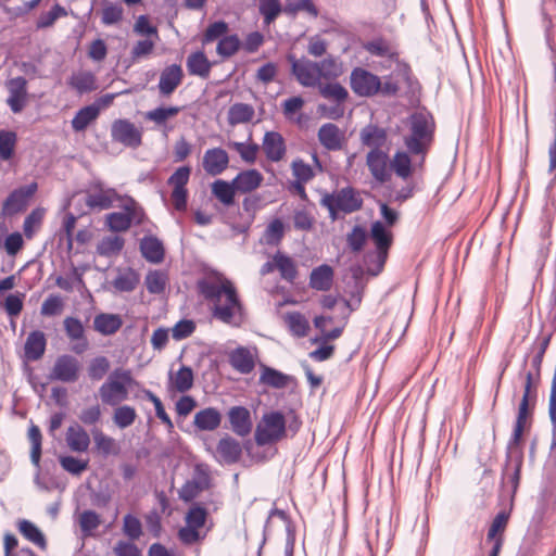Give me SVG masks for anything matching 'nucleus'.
Wrapping results in <instances>:
<instances>
[{
	"label": "nucleus",
	"mask_w": 556,
	"mask_h": 556,
	"mask_svg": "<svg viewBox=\"0 0 556 556\" xmlns=\"http://www.w3.org/2000/svg\"><path fill=\"white\" fill-rule=\"evenodd\" d=\"M241 47V41L238 35H229L219 39L216 52L222 58H230L236 54Z\"/></svg>",
	"instance_id": "nucleus-50"
},
{
	"label": "nucleus",
	"mask_w": 556,
	"mask_h": 556,
	"mask_svg": "<svg viewBox=\"0 0 556 556\" xmlns=\"http://www.w3.org/2000/svg\"><path fill=\"white\" fill-rule=\"evenodd\" d=\"M123 325L119 315L100 313L93 319V328L97 332L103 336H111L117 332Z\"/></svg>",
	"instance_id": "nucleus-32"
},
{
	"label": "nucleus",
	"mask_w": 556,
	"mask_h": 556,
	"mask_svg": "<svg viewBox=\"0 0 556 556\" xmlns=\"http://www.w3.org/2000/svg\"><path fill=\"white\" fill-rule=\"evenodd\" d=\"M287 60L291 66V74L295 77L296 81L307 88H315L320 83V72L317 62H314L305 56L298 59L294 54L289 53Z\"/></svg>",
	"instance_id": "nucleus-5"
},
{
	"label": "nucleus",
	"mask_w": 556,
	"mask_h": 556,
	"mask_svg": "<svg viewBox=\"0 0 556 556\" xmlns=\"http://www.w3.org/2000/svg\"><path fill=\"white\" fill-rule=\"evenodd\" d=\"M321 204L328 208L330 218L336 220L339 212L350 214L358 211L363 205V200L353 188L346 187L334 193L326 194L321 199Z\"/></svg>",
	"instance_id": "nucleus-3"
},
{
	"label": "nucleus",
	"mask_w": 556,
	"mask_h": 556,
	"mask_svg": "<svg viewBox=\"0 0 556 556\" xmlns=\"http://www.w3.org/2000/svg\"><path fill=\"white\" fill-rule=\"evenodd\" d=\"M366 165L378 184L383 185L391 180V159L388 152L379 148L370 150L366 155Z\"/></svg>",
	"instance_id": "nucleus-9"
},
{
	"label": "nucleus",
	"mask_w": 556,
	"mask_h": 556,
	"mask_svg": "<svg viewBox=\"0 0 556 556\" xmlns=\"http://www.w3.org/2000/svg\"><path fill=\"white\" fill-rule=\"evenodd\" d=\"M100 112L97 103L81 108L72 121L73 128L76 130L85 129L92 121H94Z\"/></svg>",
	"instance_id": "nucleus-40"
},
{
	"label": "nucleus",
	"mask_w": 556,
	"mask_h": 556,
	"mask_svg": "<svg viewBox=\"0 0 556 556\" xmlns=\"http://www.w3.org/2000/svg\"><path fill=\"white\" fill-rule=\"evenodd\" d=\"M81 365L73 355L63 354L56 357L50 370L49 379L64 383H74L78 380Z\"/></svg>",
	"instance_id": "nucleus-7"
},
{
	"label": "nucleus",
	"mask_w": 556,
	"mask_h": 556,
	"mask_svg": "<svg viewBox=\"0 0 556 556\" xmlns=\"http://www.w3.org/2000/svg\"><path fill=\"white\" fill-rule=\"evenodd\" d=\"M207 513L200 506L191 507L186 515L187 526L200 529L205 525Z\"/></svg>",
	"instance_id": "nucleus-64"
},
{
	"label": "nucleus",
	"mask_w": 556,
	"mask_h": 556,
	"mask_svg": "<svg viewBox=\"0 0 556 556\" xmlns=\"http://www.w3.org/2000/svg\"><path fill=\"white\" fill-rule=\"evenodd\" d=\"M319 93L323 98L333 100L338 103H344L349 98V92L345 87H343L340 83H328L325 85H319Z\"/></svg>",
	"instance_id": "nucleus-44"
},
{
	"label": "nucleus",
	"mask_w": 556,
	"mask_h": 556,
	"mask_svg": "<svg viewBox=\"0 0 556 556\" xmlns=\"http://www.w3.org/2000/svg\"><path fill=\"white\" fill-rule=\"evenodd\" d=\"M212 194L225 206H230L235 203V195L237 189L233 181L230 182L217 179L211 186Z\"/></svg>",
	"instance_id": "nucleus-34"
},
{
	"label": "nucleus",
	"mask_w": 556,
	"mask_h": 556,
	"mask_svg": "<svg viewBox=\"0 0 556 556\" xmlns=\"http://www.w3.org/2000/svg\"><path fill=\"white\" fill-rule=\"evenodd\" d=\"M67 447L75 453H86L90 446V435L79 424L71 425L65 432Z\"/></svg>",
	"instance_id": "nucleus-17"
},
{
	"label": "nucleus",
	"mask_w": 556,
	"mask_h": 556,
	"mask_svg": "<svg viewBox=\"0 0 556 556\" xmlns=\"http://www.w3.org/2000/svg\"><path fill=\"white\" fill-rule=\"evenodd\" d=\"M167 277L160 270L149 271L144 279L147 290L152 294H160L165 290Z\"/></svg>",
	"instance_id": "nucleus-54"
},
{
	"label": "nucleus",
	"mask_w": 556,
	"mask_h": 556,
	"mask_svg": "<svg viewBox=\"0 0 556 556\" xmlns=\"http://www.w3.org/2000/svg\"><path fill=\"white\" fill-rule=\"evenodd\" d=\"M507 460L504 468V476L511 484L513 494L516 493L520 482V470L522 466V451L520 447H507Z\"/></svg>",
	"instance_id": "nucleus-16"
},
{
	"label": "nucleus",
	"mask_w": 556,
	"mask_h": 556,
	"mask_svg": "<svg viewBox=\"0 0 556 556\" xmlns=\"http://www.w3.org/2000/svg\"><path fill=\"white\" fill-rule=\"evenodd\" d=\"M123 533L130 541L138 540L142 535L141 521L131 514L125 515L123 518Z\"/></svg>",
	"instance_id": "nucleus-56"
},
{
	"label": "nucleus",
	"mask_w": 556,
	"mask_h": 556,
	"mask_svg": "<svg viewBox=\"0 0 556 556\" xmlns=\"http://www.w3.org/2000/svg\"><path fill=\"white\" fill-rule=\"evenodd\" d=\"M299 11H305L312 16L318 15V10L312 0H287L285 12L288 14H295Z\"/></svg>",
	"instance_id": "nucleus-59"
},
{
	"label": "nucleus",
	"mask_w": 556,
	"mask_h": 556,
	"mask_svg": "<svg viewBox=\"0 0 556 556\" xmlns=\"http://www.w3.org/2000/svg\"><path fill=\"white\" fill-rule=\"evenodd\" d=\"M283 236H285V225H283L282 220H280L279 218H276L267 225V227L261 238V243L270 245V247H276L281 242V240L283 239Z\"/></svg>",
	"instance_id": "nucleus-39"
},
{
	"label": "nucleus",
	"mask_w": 556,
	"mask_h": 556,
	"mask_svg": "<svg viewBox=\"0 0 556 556\" xmlns=\"http://www.w3.org/2000/svg\"><path fill=\"white\" fill-rule=\"evenodd\" d=\"M390 74L394 80H397L400 87L405 85L408 89L413 90L414 84L417 83L414 80L410 66L403 61H396Z\"/></svg>",
	"instance_id": "nucleus-47"
},
{
	"label": "nucleus",
	"mask_w": 556,
	"mask_h": 556,
	"mask_svg": "<svg viewBox=\"0 0 556 556\" xmlns=\"http://www.w3.org/2000/svg\"><path fill=\"white\" fill-rule=\"evenodd\" d=\"M131 371L124 368L114 369L99 388V396L104 405L115 407L126 401L129 387L135 384Z\"/></svg>",
	"instance_id": "nucleus-2"
},
{
	"label": "nucleus",
	"mask_w": 556,
	"mask_h": 556,
	"mask_svg": "<svg viewBox=\"0 0 556 556\" xmlns=\"http://www.w3.org/2000/svg\"><path fill=\"white\" fill-rule=\"evenodd\" d=\"M409 137L404 139H432L435 129L433 116L426 110H418L408 117Z\"/></svg>",
	"instance_id": "nucleus-10"
},
{
	"label": "nucleus",
	"mask_w": 556,
	"mask_h": 556,
	"mask_svg": "<svg viewBox=\"0 0 556 556\" xmlns=\"http://www.w3.org/2000/svg\"><path fill=\"white\" fill-rule=\"evenodd\" d=\"M366 230L359 225L354 226L352 231L346 236L348 245L353 252L362 251L366 243Z\"/></svg>",
	"instance_id": "nucleus-60"
},
{
	"label": "nucleus",
	"mask_w": 556,
	"mask_h": 556,
	"mask_svg": "<svg viewBox=\"0 0 556 556\" xmlns=\"http://www.w3.org/2000/svg\"><path fill=\"white\" fill-rule=\"evenodd\" d=\"M187 70L190 75L207 78L211 73L212 63L202 50L192 52L187 58Z\"/></svg>",
	"instance_id": "nucleus-26"
},
{
	"label": "nucleus",
	"mask_w": 556,
	"mask_h": 556,
	"mask_svg": "<svg viewBox=\"0 0 556 556\" xmlns=\"http://www.w3.org/2000/svg\"><path fill=\"white\" fill-rule=\"evenodd\" d=\"M509 520V513L506 510L500 511L489 528L486 540H496L503 535Z\"/></svg>",
	"instance_id": "nucleus-57"
},
{
	"label": "nucleus",
	"mask_w": 556,
	"mask_h": 556,
	"mask_svg": "<svg viewBox=\"0 0 556 556\" xmlns=\"http://www.w3.org/2000/svg\"><path fill=\"white\" fill-rule=\"evenodd\" d=\"M96 450L103 456L116 455L119 452L118 445L112 437L106 435L101 429L91 430Z\"/></svg>",
	"instance_id": "nucleus-35"
},
{
	"label": "nucleus",
	"mask_w": 556,
	"mask_h": 556,
	"mask_svg": "<svg viewBox=\"0 0 556 556\" xmlns=\"http://www.w3.org/2000/svg\"><path fill=\"white\" fill-rule=\"evenodd\" d=\"M64 331L67 338L76 342L72 350L76 354H81L88 349V340L85 336V328L83 323L76 318L68 316L63 320Z\"/></svg>",
	"instance_id": "nucleus-15"
},
{
	"label": "nucleus",
	"mask_w": 556,
	"mask_h": 556,
	"mask_svg": "<svg viewBox=\"0 0 556 556\" xmlns=\"http://www.w3.org/2000/svg\"><path fill=\"white\" fill-rule=\"evenodd\" d=\"M261 368L260 383L264 386L275 389H283L293 381L292 376L286 375L275 368L266 365H262Z\"/></svg>",
	"instance_id": "nucleus-28"
},
{
	"label": "nucleus",
	"mask_w": 556,
	"mask_h": 556,
	"mask_svg": "<svg viewBox=\"0 0 556 556\" xmlns=\"http://www.w3.org/2000/svg\"><path fill=\"white\" fill-rule=\"evenodd\" d=\"M125 198L121 197L115 189L104 188L102 184H94L86 194L85 203L92 211H104L111 208L115 202H122Z\"/></svg>",
	"instance_id": "nucleus-8"
},
{
	"label": "nucleus",
	"mask_w": 556,
	"mask_h": 556,
	"mask_svg": "<svg viewBox=\"0 0 556 556\" xmlns=\"http://www.w3.org/2000/svg\"><path fill=\"white\" fill-rule=\"evenodd\" d=\"M61 467L73 476L81 475L88 468V460L79 459L71 455L60 456Z\"/></svg>",
	"instance_id": "nucleus-55"
},
{
	"label": "nucleus",
	"mask_w": 556,
	"mask_h": 556,
	"mask_svg": "<svg viewBox=\"0 0 556 556\" xmlns=\"http://www.w3.org/2000/svg\"><path fill=\"white\" fill-rule=\"evenodd\" d=\"M229 363L240 374H250L255 366L253 354L249 349L240 346L229 354Z\"/></svg>",
	"instance_id": "nucleus-25"
},
{
	"label": "nucleus",
	"mask_w": 556,
	"mask_h": 556,
	"mask_svg": "<svg viewBox=\"0 0 556 556\" xmlns=\"http://www.w3.org/2000/svg\"><path fill=\"white\" fill-rule=\"evenodd\" d=\"M66 15H67L66 9L59 3H55L50 9V11L43 12L39 15V17L36 22V27H37V29H43V28L51 27L59 17L66 16Z\"/></svg>",
	"instance_id": "nucleus-51"
},
{
	"label": "nucleus",
	"mask_w": 556,
	"mask_h": 556,
	"mask_svg": "<svg viewBox=\"0 0 556 556\" xmlns=\"http://www.w3.org/2000/svg\"><path fill=\"white\" fill-rule=\"evenodd\" d=\"M370 238L377 249L376 257L378 265L377 270L372 273L374 275H377L382 270L387 261L388 252L392 244V235L386 229L381 222L377 220L371 224Z\"/></svg>",
	"instance_id": "nucleus-11"
},
{
	"label": "nucleus",
	"mask_w": 556,
	"mask_h": 556,
	"mask_svg": "<svg viewBox=\"0 0 556 556\" xmlns=\"http://www.w3.org/2000/svg\"><path fill=\"white\" fill-rule=\"evenodd\" d=\"M228 163L227 152L218 148L207 150L203 157V167L212 176L222 174L227 168Z\"/></svg>",
	"instance_id": "nucleus-22"
},
{
	"label": "nucleus",
	"mask_w": 556,
	"mask_h": 556,
	"mask_svg": "<svg viewBox=\"0 0 556 556\" xmlns=\"http://www.w3.org/2000/svg\"><path fill=\"white\" fill-rule=\"evenodd\" d=\"M135 201L131 198L126 197L119 206L126 212H114L106 215V225L111 231L121 232L126 231L130 228L134 218Z\"/></svg>",
	"instance_id": "nucleus-13"
},
{
	"label": "nucleus",
	"mask_w": 556,
	"mask_h": 556,
	"mask_svg": "<svg viewBox=\"0 0 556 556\" xmlns=\"http://www.w3.org/2000/svg\"><path fill=\"white\" fill-rule=\"evenodd\" d=\"M551 342V336L542 337L533 345L534 355L531 358V370L536 377L541 376V365Z\"/></svg>",
	"instance_id": "nucleus-48"
},
{
	"label": "nucleus",
	"mask_w": 556,
	"mask_h": 556,
	"mask_svg": "<svg viewBox=\"0 0 556 556\" xmlns=\"http://www.w3.org/2000/svg\"><path fill=\"white\" fill-rule=\"evenodd\" d=\"M237 192L253 193L264 181V176L257 169H245L237 174L232 179Z\"/></svg>",
	"instance_id": "nucleus-19"
},
{
	"label": "nucleus",
	"mask_w": 556,
	"mask_h": 556,
	"mask_svg": "<svg viewBox=\"0 0 556 556\" xmlns=\"http://www.w3.org/2000/svg\"><path fill=\"white\" fill-rule=\"evenodd\" d=\"M332 282L333 269L327 264L314 268L309 275V287L318 291H328Z\"/></svg>",
	"instance_id": "nucleus-29"
},
{
	"label": "nucleus",
	"mask_w": 556,
	"mask_h": 556,
	"mask_svg": "<svg viewBox=\"0 0 556 556\" xmlns=\"http://www.w3.org/2000/svg\"><path fill=\"white\" fill-rule=\"evenodd\" d=\"M137 418L136 409L129 405L117 406L114 409L112 419L114 425L119 429L130 427Z\"/></svg>",
	"instance_id": "nucleus-45"
},
{
	"label": "nucleus",
	"mask_w": 556,
	"mask_h": 556,
	"mask_svg": "<svg viewBox=\"0 0 556 556\" xmlns=\"http://www.w3.org/2000/svg\"><path fill=\"white\" fill-rule=\"evenodd\" d=\"M286 434V420L280 412L265 414L255 429V442L260 446L275 443Z\"/></svg>",
	"instance_id": "nucleus-4"
},
{
	"label": "nucleus",
	"mask_w": 556,
	"mask_h": 556,
	"mask_svg": "<svg viewBox=\"0 0 556 556\" xmlns=\"http://www.w3.org/2000/svg\"><path fill=\"white\" fill-rule=\"evenodd\" d=\"M125 240L119 236L103 237L97 244V253L101 256L111 257L117 255L124 248Z\"/></svg>",
	"instance_id": "nucleus-36"
},
{
	"label": "nucleus",
	"mask_w": 556,
	"mask_h": 556,
	"mask_svg": "<svg viewBox=\"0 0 556 556\" xmlns=\"http://www.w3.org/2000/svg\"><path fill=\"white\" fill-rule=\"evenodd\" d=\"M254 116V109L251 104L235 103L229 108L228 121L231 125L250 122Z\"/></svg>",
	"instance_id": "nucleus-43"
},
{
	"label": "nucleus",
	"mask_w": 556,
	"mask_h": 556,
	"mask_svg": "<svg viewBox=\"0 0 556 556\" xmlns=\"http://www.w3.org/2000/svg\"><path fill=\"white\" fill-rule=\"evenodd\" d=\"M37 184L31 182L27 186L21 187L12 191L5 199L2 205V215L12 216L20 212H23L28 203V200L37 191Z\"/></svg>",
	"instance_id": "nucleus-12"
},
{
	"label": "nucleus",
	"mask_w": 556,
	"mask_h": 556,
	"mask_svg": "<svg viewBox=\"0 0 556 556\" xmlns=\"http://www.w3.org/2000/svg\"><path fill=\"white\" fill-rule=\"evenodd\" d=\"M193 370L189 366L184 365L176 372L169 371V388L176 392H188L193 387Z\"/></svg>",
	"instance_id": "nucleus-24"
},
{
	"label": "nucleus",
	"mask_w": 556,
	"mask_h": 556,
	"mask_svg": "<svg viewBox=\"0 0 556 556\" xmlns=\"http://www.w3.org/2000/svg\"><path fill=\"white\" fill-rule=\"evenodd\" d=\"M180 112L179 106H157L146 113V119L154 122L156 125H164L165 122L176 116Z\"/></svg>",
	"instance_id": "nucleus-53"
},
{
	"label": "nucleus",
	"mask_w": 556,
	"mask_h": 556,
	"mask_svg": "<svg viewBox=\"0 0 556 556\" xmlns=\"http://www.w3.org/2000/svg\"><path fill=\"white\" fill-rule=\"evenodd\" d=\"M231 430L239 437H247L252 430L251 414L243 406H233L228 412Z\"/></svg>",
	"instance_id": "nucleus-20"
},
{
	"label": "nucleus",
	"mask_w": 556,
	"mask_h": 556,
	"mask_svg": "<svg viewBox=\"0 0 556 556\" xmlns=\"http://www.w3.org/2000/svg\"><path fill=\"white\" fill-rule=\"evenodd\" d=\"M228 31V24L225 21H216L208 25L205 30L203 42L208 43L216 39L225 37Z\"/></svg>",
	"instance_id": "nucleus-63"
},
{
	"label": "nucleus",
	"mask_w": 556,
	"mask_h": 556,
	"mask_svg": "<svg viewBox=\"0 0 556 556\" xmlns=\"http://www.w3.org/2000/svg\"><path fill=\"white\" fill-rule=\"evenodd\" d=\"M46 348V334L40 330H34L26 338L24 344V356L29 362L39 361L43 356Z\"/></svg>",
	"instance_id": "nucleus-21"
},
{
	"label": "nucleus",
	"mask_w": 556,
	"mask_h": 556,
	"mask_svg": "<svg viewBox=\"0 0 556 556\" xmlns=\"http://www.w3.org/2000/svg\"><path fill=\"white\" fill-rule=\"evenodd\" d=\"M140 251L142 256L153 264H159L164 258V247L162 242L153 236L143 237L141 239Z\"/></svg>",
	"instance_id": "nucleus-30"
},
{
	"label": "nucleus",
	"mask_w": 556,
	"mask_h": 556,
	"mask_svg": "<svg viewBox=\"0 0 556 556\" xmlns=\"http://www.w3.org/2000/svg\"><path fill=\"white\" fill-rule=\"evenodd\" d=\"M216 451L219 458L226 464L237 463L242 453L240 443L231 437L222 438Z\"/></svg>",
	"instance_id": "nucleus-31"
},
{
	"label": "nucleus",
	"mask_w": 556,
	"mask_h": 556,
	"mask_svg": "<svg viewBox=\"0 0 556 556\" xmlns=\"http://www.w3.org/2000/svg\"><path fill=\"white\" fill-rule=\"evenodd\" d=\"M364 49L371 55L386 58L391 56L392 52L389 43L383 38H375L364 43Z\"/></svg>",
	"instance_id": "nucleus-62"
},
{
	"label": "nucleus",
	"mask_w": 556,
	"mask_h": 556,
	"mask_svg": "<svg viewBox=\"0 0 556 556\" xmlns=\"http://www.w3.org/2000/svg\"><path fill=\"white\" fill-rule=\"evenodd\" d=\"M18 530L25 539H27L35 545L39 546L41 549H45L47 547V541H46L43 533L31 521H29V520L20 521Z\"/></svg>",
	"instance_id": "nucleus-42"
},
{
	"label": "nucleus",
	"mask_w": 556,
	"mask_h": 556,
	"mask_svg": "<svg viewBox=\"0 0 556 556\" xmlns=\"http://www.w3.org/2000/svg\"><path fill=\"white\" fill-rule=\"evenodd\" d=\"M530 402H527L526 399H521V402L519 404L517 419L514 428L513 435L509 440L508 446L509 447H519L521 437L523 433V430L526 428L527 419L530 416Z\"/></svg>",
	"instance_id": "nucleus-33"
},
{
	"label": "nucleus",
	"mask_w": 556,
	"mask_h": 556,
	"mask_svg": "<svg viewBox=\"0 0 556 556\" xmlns=\"http://www.w3.org/2000/svg\"><path fill=\"white\" fill-rule=\"evenodd\" d=\"M281 10L279 0H258V11L266 25L271 24L278 17Z\"/></svg>",
	"instance_id": "nucleus-52"
},
{
	"label": "nucleus",
	"mask_w": 556,
	"mask_h": 556,
	"mask_svg": "<svg viewBox=\"0 0 556 556\" xmlns=\"http://www.w3.org/2000/svg\"><path fill=\"white\" fill-rule=\"evenodd\" d=\"M64 308V302L60 295L51 294L41 304L40 314L45 317L60 315Z\"/></svg>",
	"instance_id": "nucleus-58"
},
{
	"label": "nucleus",
	"mask_w": 556,
	"mask_h": 556,
	"mask_svg": "<svg viewBox=\"0 0 556 556\" xmlns=\"http://www.w3.org/2000/svg\"><path fill=\"white\" fill-rule=\"evenodd\" d=\"M68 84L80 94L97 89L96 76L91 72H79L73 74Z\"/></svg>",
	"instance_id": "nucleus-38"
},
{
	"label": "nucleus",
	"mask_w": 556,
	"mask_h": 556,
	"mask_svg": "<svg viewBox=\"0 0 556 556\" xmlns=\"http://www.w3.org/2000/svg\"><path fill=\"white\" fill-rule=\"evenodd\" d=\"M200 293L212 303V316L223 324L238 327L243 321V305L233 283L223 275L198 282Z\"/></svg>",
	"instance_id": "nucleus-1"
},
{
	"label": "nucleus",
	"mask_w": 556,
	"mask_h": 556,
	"mask_svg": "<svg viewBox=\"0 0 556 556\" xmlns=\"http://www.w3.org/2000/svg\"><path fill=\"white\" fill-rule=\"evenodd\" d=\"M274 261L281 277L289 282H293L298 276L296 265L293 260L288 255L277 252L274 255Z\"/></svg>",
	"instance_id": "nucleus-41"
},
{
	"label": "nucleus",
	"mask_w": 556,
	"mask_h": 556,
	"mask_svg": "<svg viewBox=\"0 0 556 556\" xmlns=\"http://www.w3.org/2000/svg\"><path fill=\"white\" fill-rule=\"evenodd\" d=\"M112 139H141V134L128 119H117L111 127Z\"/></svg>",
	"instance_id": "nucleus-37"
},
{
	"label": "nucleus",
	"mask_w": 556,
	"mask_h": 556,
	"mask_svg": "<svg viewBox=\"0 0 556 556\" xmlns=\"http://www.w3.org/2000/svg\"><path fill=\"white\" fill-rule=\"evenodd\" d=\"M9 98L7 100L13 113H20L27 101V80L23 76L11 78L8 81Z\"/></svg>",
	"instance_id": "nucleus-14"
},
{
	"label": "nucleus",
	"mask_w": 556,
	"mask_h": 556,
	"mask_svg": "<svg viewBox=\"0 0 556 556\" xmlns=\"http://www.w3.org/2000/svg\"><path fill=\"white\" fill-rule=\"evenodd\" d=\"M184 72L180 65L172 64L166 66L160 75L159 90L162 96H170L181 84Z\"/></svg>",
	"instance_id": "nucleus-18"
},
{
	"label": "nucleus",
	"mask_w": 556,
	"mask_h": 556,
	"mask_svg": "<svg viewBox=\"0 0 556 556\" xmlns=\"http://www.w3.org/2000/svg\"><path fill=\"white\" fill-rule=\"evenodd\" d=\"M352 91L364 98H370L379 93L381 78L363 67H354L350 75Z\"/></svg>",
	"instance_id": "nucleus-6"
},
{
	"label": "nucleus",
	"mask_w": 556,
	"mask_h": 556,
	"mask_svg": "<svg viewBox=\"0 0 556 556\" xmlns=\"http://www.w3.org/2000/svg\"><path fill=\"white\" fill-rule=\"evenodd\" d=\"M417 166V160L412 159L405 151H397L391 159V173L394 172L403 180L408 179Z\"/></svg>",
	"instance_id": "nucleus-23"
},
{
	"label": "nucleus",
	"mask_w": 556,
	"mask_h": 556,
	"mask_svg": "<svg viewBox=\"0 0 556 556\" xmlns=\"http://www.w3.org/2000/svg\"><path fill=\"white\" fill-rule=\"evenodd\" d=\"M28 440L31 444L30 460L34 466L39 468L41 457L42 435L39 427L31 425L28 429Z\"/></svg>",
	"instance_id": "nucleus-49"
},
{
	"label": "nucleus",
	"mask_w": 556,
	"mask_h": 556,
	"mask_svg": "<svg viewBox=\"0 0 556 556\" xmlns=\"http://www.w3.org/2000/svg\"><path fill=\"white\" fill-rule=\"evenodd\" d=\"M222 414L214 407L199 410L194 415L193 424L201 431H214L220 426Z\"/></svg>",
	"instance_id": "nucleus-27"
},
{
	"label": "nucleus",
	"mask_w": 556,
	"mask_h": 556,
	"mask_svg": "<svg viewBox=\"0 0 556 556\" xmlns=\"http://www.w3.org/2000/svg\"><path fill=\"white\" fill-rule=\"evenodd\" d=\"M110 369V362L104 356L93 358L88 367V376L91 380H101Z\"/></svg>",
	"instance_id": "nucleus-61"
},
{
	"label": "nucleus",
	"mask_w": 556,
	"mask_h": 556,
	"mask_svg": "<svg viewBox=\"0 0 556 556\" xmlns=\"http://www.w3.org/2000/svg\"><path fill=\"white\" fill-rule=\"evenodd\" d=\"M286 323L290 331L298 338L305 337L309 330V324L307 319L299 312L287 314Z\"/></svg>",
	"instance_id": "nucleus-46"
}]
</instances>
